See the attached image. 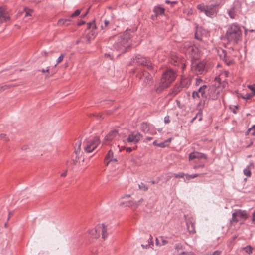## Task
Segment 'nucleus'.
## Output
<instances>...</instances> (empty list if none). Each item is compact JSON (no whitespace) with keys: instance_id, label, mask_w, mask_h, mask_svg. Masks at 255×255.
<instances>
[{"instance_id":"obj_1","label":"nucleus","mask_w":255,"mask_h":255,"mask_svg":"<svg viewBox=\"0 0 255 255\" xmlns=\"http://www.w3.org/2000/svg\"><path fill=\"white\" fill-rule=\"evenodd\" d=\"M110 41L111 42L112 41H114L112 45V49L121 53H124L128 51L131 46L130 36L128 32L111 37Z\"/></svg>"},{"instance_id":"obj_2","label":"nucleus","mask_w":255,"mask_h":255,"mask_svg":"<svg viewBox=\"0 0 255 255\" xmlns=\"http://www.w3.org/2000/svg\"><path fill=\"white\" fill-rule=\"evenodd\" d=\"M242 30L241 26L237 24L230 25L226 33V38L230 42L237 44L241 40Z\"/></svg>"},{"instance_id":"obj_3","label":"nucleus","mask_w":255,"mask_h":255,"mask_svg":"<svg viewBox=\"0 0 255 255\" xmlns=\"http://www.w3.org/2000/svg\"><path fill=\"white\" fill-rule=\"evenodd\" d=\"M176 77V73L172 70L169 69L164 72L161 79L159 85L155 87V90L157 93H160L170 85Z\"/></svg>"},{"instance_id":"obj_4","label":"nucleus","mask_w":255,"mask_h":255,"mask_svg":"<svg viewBox=\"0 0 255 255\" xmlns=\"http://www.w3.org/2000/svg\"><path fill=\"white\" fill-rule=\"evenodd\" d=\"M100 143V140L98 136L86 138L83 142L84 150L87 153L92 152L96 148Z\"/></svg>"},{"instance_id":"obj_5","label":"nucleus","mask_w":255,"mask_h":255,"mask_svg":"<svg viewBox=\"0 0 255 255\" xmlns=\"http://www.w3.org/2000/svg\"><path fill=\"white\" fill-rule=\"evenodd\" d=\"M197 9L201 12H203L208 17H212L216 14V6L215 5H205L203 4H200L197 5Z\"/></svg>"},{"instance_id":"obj_6","label":"nucleus","mask_w":255,"mask_h":255,"mask_svg":"<svg viewBox=\"0 0 255 255\" xmlns=\"http://www.w3.org/2000/svg\"><path fill=\"white\" fill-rule=\"evenodd\" d=\"M132 60L134 63L135 62L138 64L146 66L149 70L152 69V66L150 62L140 55H136L135 58L133 57Z\"/></svg>"},{"instance_id":"obj_7","label":"nucleus","mask_w":255,"mask_h":255,"mask_svg":"<svg viewBox=\"0 0 255 255\" xmlns=\"http://www.w3.org/2000/svg\"><path fill=\"white\" fill-rule=\"evenodd\" d=\"M152 77L146 71L143 70L140 75V79L144 86L150 85L152 83Z\"/></svg>"},{"instance_id":"obj_8","label":"nucleus","mask_w":255,"mask_h":255,"mask_svg":"<svg viewBox=\"0 0 255 255\" xmlns=\"http://www.w3.org/2000/svg\"><path fill=\"white\" fill-rule=\"evenodd\" d=\"M237 217L245 219L247 218L248 216L245 211L238 210L232 214V218L231 221L236 223L238 222L239 220L237 219Z\"/></svg>"},{"instance_id":"obj_9","label":"nucleus","mask_w":255,"mask_h":255,"mask_svg":"<svg viewBox=\"0 0 255 255\" xmlns=\"http://www.w3.org/2000/svg\"><path fill=\"white\" fill-rule=\"evenodd\" d=\"M205 65L203 62H195L192 64V70L197 74H202L205 70Z\"/></svg>"},{"instance_id":"obj_10","label":"nucleus","mask_w":255,"mask_h":255,"mask_svg":"<svg viewBox=\"0 0 255 255\" xmlns=\"http://www.w3.org/2000/svg\"><path fill=\"white\" fill-rule=\"evenodd\" d=\"M142 137V135L138 132H133L129 135L127 141L128 142L136 143Z\"/></svg>"},{"instance_id":"obj_11","label":"nucleus","mask_w":255,"mask_h":255,"mask_svg":"<svg viewBox=\"0 0 255 255\" xmlns=\"http://www.w3.org/2000/svg\"><path fill=\"white\" fill-rule=\"evenodd\" d=\"M207 159V156L205 154L202 153L194 151L189 155V160L191 161L194 159Z\"/></svg>"},{"instance_id":"obj_12","label":"nucleus","mask_w":255,"mask_h":255,"mask_svg":"<svg viewBox=\"0 0 255 255\" xmlns=\"http://www.w3.org/2000/svg\"><path fill=\"white\" fill-rule=\"evenodd\" d=\"M97 229H99V232H101L102 238L105 240L108 237V227L104 224H99L97 225Z\"/></svg>"},{"instance_id":"obj_13","label":"nucleus","mask_w":255,"mask_h":255,"mask_svg":"<svg viewBox=\"0 0 255 255\" xmlns=\"http://www.w3.org/2000/svg\"><path fill=\"white\" fill-rule=\"evenodd\" d=\"M118 136V131L114 129L110 131L105 137V141H110L116 138Z\"/></svg>"},{"instance_id":"obj_14","label":"nucleus","mask_w":255,"mask_h":255,"mask_svg":"<svg viewBox=\"0 0 255 255\" xmlns=\"http://www.w3.org/2000/svg\"><path fill=\"white\" fill-rule=\"evenodd\" d=\"M81 144H82L81 141V140H79L76 143V146L75 147L74 153L76 154V159L75 160H73V164H75V165L77 162V159H79V155L80 153V150H81L80 147L81 146Z\"/></svg>"},{"instance_id":"obj_15","label":"nucleus","mask_w":255,"mask_h":255,"mask_svg":"<svg viewBox=\"0 0 255 255\" xmlns=\"http://www.w3.org/2000/svg\"><path fill=\"white\" fill-rule=\"evenodd\" d=\"M143 201V199H141L137 202H133L132 201H128L125 202H123L121 203V205L123 206H126V207H132V206H136L139 205Z\"/></svg>"},{"instance_id":"obj_16","label":"nucleus","mask_w":255,"mask_h":255,"mask_svg":"<svg viewBox=\"0 0 255 255\" xmlns=\"http://www.w3.org/2000/svg\"><path fill=\"white\" fill-rule=\"evenodd\" d=\"M9 19V17L7 16L5 10L2 7H0V23H3Z\"/></svg>"},{"instance_id":"obj_17","label":"nucleus","mask_w":255,"mask_h":255,"mask_svg":"<svg viewBox=\"0 0 255 255\" xmlns=\"http://www.w3.org/2000/svg\"><path fill=\"white\" fill-rule=\"evenodd\" d=\"M191 84V79L189 78L182 77L181 80L180 84L183 88H188Z\"/></svg>"},{"instance_id":"obj_18","label":"nucleus","mask_w":255,"mask_h":255,"mask_svg":"<svg viewBox=\"0 0 255 255\" xmlns=\"http://www.w3.org/2000/svg\"><path fill=\"white\" fill-rule=\"evenodd\" d=\"M188 52L190 53L191 55L195 56L196 55H198L199 50L197 47L195 46H191L189 47Z\"/></svg>"},{"instance_id":"obj_19","label":"nucleus","mask_w":255,"mask_h":255,"mask_svg":"<svg viewBox=\"0 0 255 255\" xmlns=\"http://www.w3.org/2000/svg\"><path fill=\"white\" fill-rule=\"evenodd\" d=\"M89 234L95 238H98L100 237L99 229H97V226L94 229H92L89 231Z\"/></svg>"},{"instance_id":"obj_20","label":"nucleus","mask_w":255,"mask_h":255,"mask_svg":"<svg viewBox=\"0 0 255 255\" xmlns=\"http://www.w3.org/2000/svg\"><path fill=\"white\" fill-rule=\"evenodd\" d=\"M140 130L145 133L149 131V127L147 123H143L140 126Z\"/></svg>"},{"instance_id":"obj_21","label":"nucleus","mask_w":255,"mask_h":255,"mask_svg":"<svg viewBox=\"0 0 255 255\" xmlns=\"http://www.w3.org/2000/svg\"><path fill=\"white\" fill-rule=\"evenodd\" d=\"M221 52H222V54H220V58L223 59L224 61H225V62H226V63L227 64V65H230L231 64V63H232V61H227V60L226 59V55H227V53H226V51L224 50L221 49Z\"/></svg>"},{"instance_id":"obj_22","label":"nucleus","mask_w":255,"mask_h":255,"mask_svg":"<svg viewBox=\"0 0 255 255\" xmlns=\"http://www.w3.org/2000/svg\"><path fill=\"white\" fill-rule=\"evenodd\" d=\"M228 15L232 19H234L236 18L237 15L236 12L235 7H232L228 11Z\"/></svg>"},{"instance_id":"obj_23","label":"nucleus","mask_w":255,"mask_h":255,"mask_svg":"<svg viewBox=\"0 0 255 255\" xmlns=\"http://www.w3.org/2000/svg\"><path fill=\"white\" fill-rule=\"evenodd\" d=\"M182 88L183 87H182L180 84L175 85L172 90L173 95H176L180 91H181Z\"/></svg>"},{"instance_id":"obj_24","label":"nucleus","mask_w":255,"mask_h":255,"mask_svg":"<svg viewBox=\"0 0 255 255\" xmlns=\"http://www.w3.org/2000/svg\"><path fill=\"white\" fill-rule=\"evenodd\" d=\"M187 229L191 234H194L195 233L194 224L191 222L190 223H187Z\"/></svg>"},{"instance_id":"obj_25","label":"nucleus","mask_w":255,"mask_h":255,"mask_svg":"<svg viewBox=\"0 0 255 255\" xmlns=\"http://www.w3.org/2000/svg\"><path fill=\"white\" fill-rule=\"evenodd\" d=\"M153 11L156 15H160L164 13V9L160 6H156L154 7Z\"/></svg>"},{"instance_id":"obj_26","label":"nucleus","mask_w":255,"mask_h":255,"mask_svg":"<svg viewBox=\"0 0 255 255\" xmlns=\"http://www.w3.org/2000/svg\"><path fill=\"white\" fill-rule=\"evenodd\" d=\"M71 21V20L69 19H60L58 21V25L60 26H62L64 25H68L69 23Z\"/></svg>"},{"instance_id":"obj_27","label":"nucleus","mask_w":255,"mask_h":255,"mask_svg":"<svg viewBox=\"0 0 255 255\" xmlns=\"http://www.w3.org/2000/svg\"><path fill=\"white\" fill-rule=\"evenodd\" d=\"M206 88H207V86L206 85H204L200 87L199 88L198 90L197 91L200 93V94L201 95V96L202 97H206V96L205 95V90Z\"/></svg>"},{"instance_id":"obj_28","label":"nucleus","mask_w":255,"mask_h":255,"mask_svg":"<svg viewBox=\"0 0 255 255\" xmlns=\"http://www.w3.org/2000/svg\"><path fill=\"white\" fill-rule=\"evenodd\" d=\"M171 62L173 63L174 64L176 65V63L178 64L180 61V58L177 56L175 54H172L171 55Z\"/></svg>"},{"instance_id":"obj_29","label":"nucleus","mask_w":255,"mask_h":255,"mask_svg":"<svg viewBox=\"0 0 255 255\" xmlns=\"http://www.w3.org/2000/svg\"><path fill=\"white\" fill-rule=\"evenodd\" d=\"M204 174L203 173H201V174H192V175H186V178L187 180H190L191 179H193V178H195L197 177H198V176H202Z\"/></svg>"},{"instance_id":"obj_30","label":"nucleus","mask_w":255,"mask_h":255,"mask_svg":"<svg viewBox=\"0 0 255 255\" xmlns=\"http://www.w3.org/2000/svg\"><path fill=\"white\" fill-rule=\"evenodd\" d=\"M138 187L140 190L144 191H146L148 189V187L143 183H140L139 184Z\"/></svg>"},{"instance_id":"obj_31","label":"nucleus","mask_w":255,"mask_h":255,"mask_svg":"<svg viewBox=\"0 0 255 255\" xmlns=\"http://www.w3.org/2000/svg\"><path fill=\"white\" fill-rule=\"evenodd\" d=\"M254 96H255V92H251V93H247L242 98L245 99H249Z\"/></svg>"},{"instance_id":"obj_32","label":"nucleus","mask_w":255,"mask_h":255,"mask_svg":"<svg viewBox=\"0 0 255 255\" xmlns=\"http://www.w3.org/2000/svg\"><path fill=\"white\" fill-rule=\"evenodd\" d=\"M113 156V152L111 150H110L105 157V161L109 160Z\"/></svg>"},{"instance_id":"obj_33","label":"nucleus","mask_w":255,"mask_h":255,"mask_svg":"<svg viewBox=\"0 0 255 255\" xmlns=\"http://www.w3.org/2000/svg\"><path fill=\"white\" fill-rule=\"evenodd\" d=\"M0 139L4 141H9V139L8 137H7V135L4 133H1L0 135Z\"/></svg>"},{"instance_id":"obj_34","label":"nucleus","mask_w":255,"mask_h":255,"mask_svg":"<svg viewBox=\"0 0 255 255\" xmlns=\"http://www.w3.org/2000/svg\"><path fill=\"white\" fill-rule=\"evenodd\" d=\"M64 57H65V54H61L60 55V56L58 57V58L57 59V61H56L57 63H56V65H55V66H56V65L58 64L61 63L63 61Z\"/></svg>"},{"instance_id":"obj_35","label":"nucleus","mask_w":255,"mask_h":255,"mask_svg":"<svg viewBox=\"0 0 255 255\" xmlns=\"http://www.w3.org/2000/svg\"><path fill=\"white\" fill-rule=\"evenodd\" d=\"M81 10L80 9H77L73 13H72L71 15H70V17L71 18H73V17H75L76 16H78L80 13H81Z\"/></svg>"},{"instance_id":"obj_36","label":"nucleus","mask_w":255,"mask_h":255,"mask_svg":"<svg viewBox=\"0 0 255 255\" xmlns=\"http://www.w3.org/2000/svg\"><path fill=\"white\" fill-rule=\"evenodd\" d=\"M91 28H92L93 29L96 28V25L95 24L94 21L89 22L88 23L87 29H90Z\"/></svg>"},{"instance_id":"obj_37","label":"nucleus","mask_w":255,"mask_h":255,"mask_svg":"<svg viewBox=\"0 0 255 255\" xmlns=\"http://www.w3.org/2000/svg\"><path fill=\"white\" fill-rule=\"evenodd\" d=\"M244 174L248 176V177H250L251 175V171L250 170V169L247 168H246L244 170Z\"/></svg>"},{"instance_id":"obj_38","label":"nucleus","mask_w":255,"mask_h":255,"mask_svg":"<svg viewBox=\"0 0 255 255\" xmlns=\"http://www.w3.org/2000/svg\"><path fill=\"white\" fill-rule=\"evenodd\" d=\"M179 255H195L191 252H181L179 253Z\"/></svg>"},{"instance_id":"obj_39","label":"nucleus","mask_w":255,"mask_h":255,"mask_svg":"<svg viewBox=\"0 0 255 255\" xmlns=\"http://www.w3.org/2000/svg\"><path fill=\"white\" fill-rule=\"evenodd\" d=\"M200 97V94L198 91H194L192 93V97L194 99L196 98H199Z\"/></svg>"},{"instance_id":"obj_40","label":"nucleus","mask_w":255,"mask_h":255,"mask_svg":"<svg viewBox=\"0 0 255 255\" xmlns=\"http://www.w3.org/2000/svg\"><path fill=\"white\" fill-rule=\"evenodd\" d=\"M167 141H165L164 142H162L159 143L157 145V146L161 147V148H164L167 146Z\"/></svg>"},{"instance_id":"obj_41","label":"nucleus","mask_w":255,"mask_h":255,"mask_svg":"<svg viewBox=\"0 0 255 255\" xmlns=\"http://www.w3.org/2000/svg\"><path fill=\"white\" fill-rule=\"evenodd\" d=\"M248 132L253 131V132L252 133V134L253 135H255V125H253L251 128H250L248 130Z\"/></svg>"},{"instance_id":"obj_42","label":"nucleus","mask_w":255,"mask_h":255,"mask_svg":"<svg viewBox=\"0 0 255 255\" xmlns=\"http://www.w3.org/2000/svg\"><path fill=\"white\" fill-rule=\"evenodd\" d=\"M149 240H150V243L148 245H142L141 246L143 248H149V247L150 246V244L153 245V243H152V237H151V236L150 235V238H149Z\"/></svg>"},{"instance_id":"obj_43","label":"nucleus","mask_w":255,"mask_h":255,"mask_svg":"<svg viewBox=\"0 0 255 255\" xmlns=\"http://www.w3.org/2000/svg\"><path fill=\"white\" fill-rule=\"evenodd\" d=\"M175 249L178 252H179L180 250L182 249V246L180 244H177L175 245Z\"/></svg>"},{"instance_id":"obj_44","label":"nucleus","mask_w":255,"mask_h":255,"mask_svg":"<svg viewBox=\"0 0 255 255\" xmlns=\"http://www.w3.org/2000/svg\"><path fill=\"white\" fill-rule=\"evenodd\" d=\"M184 175H185V174L182 172H180L178 174H174V176L176 178H183L184 176Z\"/></svg>"},{"instance_id":"obj_45","label":"nucleus","mask_w":255,"mask_h":255,"mask_svg":"<svg viewBox=\"0 0 255 255\" xmlns=\"http://www.w3.org/2000/svg\"><path fill=\"white\" fill-rule=\"evenodd\" d=\"M246 252L250 254L252 253V248L250 246H247L245 248Z\"/></svg>"},{"instance_id":"obj_46","label":"nucleus","mask_w":255,"mask_h":255,"mask_svg":"<svg viewBox=\"0 0 255 255\" xmlns=\"http://www.w3.org/2000/svg\"><path fill=\"white\" fill-rule=\"evenodd\" d=\"M248 87L252 91V92H255V84L253 85H248Z\"/></svg>"},{"instance_id":"obj_47","label":"nucleus","mask_w":255,"mask_h":255,"mask_svg":"<svg viewBox=\"0 0 255 255\" xmlns=\"http://www.w3.org/2000/svg\"><path fill=\"white\" fill-rule=\"evenodd\" d=\"M221 253V252L219 250H216L213 252L210 255H220Z\"/></svg>"},{"instance_id":"obj_48","label":"nucleus","mask_w":255,"mask_h":255,"mask_svg":"<svg viewBox=\"0 0 255 255\" xmlns=\"http://www.w3.org/2000/svg\"><path fill=\"white\" fill-rule=\"evenodd\" d=\"M195 37L196 39H198L199 40H202V38H201V37L200 36H199L198 31H197L195 33Z\"/></svg>"},{"instance_id":"obj_49","label":"nucleus","mask_w":255,"mask_h":255,"mask_svg":"<svg viewBox=\"0 0 255 255\" xmlns=\"http://www.w3.org/2000/svg\"><path fill=\"white\" fill-rule=\"evenodd\" d=\"M33 11L31 9H29L28 11L26 12L25 16L27 17L28 16H31V12H32Z\"/></svg>"},{"instance_id":"obj_50","label":"nucleus","mask_w":255,"mask_h":255,"mask_svg":"<svg viewBox=\"0 0 255 255\" xmlns=\"http://www.w3.org/2000/svg\"><path fill=\"white\" fill-rule=\"evenodd\" d=\"M170 119H169V116H166L165 118H164V122L165 123H169L170 122Z\"/></svg>"},{"instance_id":"obj_51","label":"nucleus","mask_w":255,"mask_h":255,"mask_svg":"<svg viewBox=\"0 0 255 255\" xmlns=\"http://www.w3.org/2000/svg\"><path fill=\"white\" fill-rule=\"evenodd\" d=\"M161 238H162V244H161L160 246L164 245L168 243V241L166 240L163 239L162 237H161Z\"/></svg>"},{"instance_id":"obj_52","label":"nucleus","mask_w":255,"mask_h":255,"mask_svg":"<svg viewBox=\"0 0 255 255\" xmlns=\"http://www.w3.org/2000/svg\"><path fill=\"white\" fill-rule=\"evenodd\" d=\"M112 161H114V162H117V159L116 158H113V157L112 158H111L109 160V161L107 162V165L109 164V163L110 162H112Z\"/></svg>"},{"instance_id":"obj_53","label":"nucleus","mask_w":255,"mask_h":255,"mask_svg":"<svg viewBox=\"0 0 255 255\" xmlns=\"http://www.w3.org/2000/svg\"><path fill=\"white\" fill-rule=\"evenodd\" d=\"M218 93H219V92H217L216 93V95H214V96H212L210 97V98H211V99L212 100H216V99H217V98H218V97H217V94H218Z\"/></svg>"},{"instance_id":"obj_54","label":"nucleus","mask_w":255,"mask_h":255,"mask_svg":"<svg viewBox=\"0 0 255 255\" xmlns=\"http://www.w3.org/2000/svg\"><path fill=\"white\" fill-rule=\"evenodd\" d=\"M109 21L105 20L104 21V24H105L104 27H106L109 24ZM101 27H102V28H104V26L103 25L101 26Z\"/></svg>"},{"instance_id":"obj_55","label":"nucleus","mask_w":255,"mask_h":255,"mask_svg":"<svg viewBox=\"0 0 255 255\" xmlns=\"http://www.w3.org/2000/svg\"><path fill=\"white\" fill-rule=\"evenodd\" d=\"M201 82H202V80L201 79H196V85H198Z\"/></svg>"},{"instance_id":"obj_56","label":"nucleus","mask_w":255,"mask_h":255,"mask_svg":"<svg viewBox=\"0 0 255 255\" xmlns=\"http://www.w3.org/2000/svg\"><path fill=\"white\" fill-rule=\"evenodd\" d=\"M85 22L84 21H83V20H81V21H80L78 22V25L79 26H81V25H83L84 24H85Z\"/></svg>"},{"instance_id":"obj_57","label":"nucleus","mask_w":255,"mask_h":255,"mask_svg":"<svg viewBox=\"0 0 255 255\" xmlns=\"http://www.w3.org/2000/svg\"><path fill=\"white\" fill-rule=\"evenodd\" d=\"M253 222L255 224V211L253 213Z\"/></svg>"},{"instance_id":"obj_58","label":"nucleus","mask_w":255,"mask_h":255,"mask_svg":"<svg viewBox=\"0 0 255 255\" xmlns=\"http://www.w3.org/2000/svg\"><path fill=\"white\" fill-rule=\"evenodd\" d=\"M41 71V72H42V73L48 72H49V68H47V69H46V70H45V69H42Z\"/></svg>"},{"instance_id":"obj_59","label":"nucleus","mask_w":255,"mask_h":255,"mask_svg":"<svg viewBox=\"0 0 255 255\" xmlns=\"http://www.w3.org/2000/svg\"><path fill=\"white\" fill-rule=\"evenodd\" d=\"M67 170H66L64 173L61 174L62 177H65L67 175Z\"/></svg>"},{"instance_id":"obj_60","label":"nucleus","mask_w":255,"mask_h":255,"mask_svg":"<svg viewBox=\"0 0 255 255\" xmlns=\"http://www.w3.org/2000/svg\"><path fill=\"white\" fill-rule=\"evenodd\" d=\"M126 150L128 152H131L132 150V149L131 147H127Z\"/></svg>"},{"instance_id":"obj_61","label":"nucleus","mask_w":255,"mask_h":255,"mask_svg":"<svg viewBox=\"0 0 255 255\" xmlns=\"http://www.w3.org/2000/svg\"><path fill=\"white\" fill-rule=\"evenodd\" d=\"M88 11H89V10H87V11L85 13H84L83 15H82L81 16L84 18L85 17V16H86V15H87L88 13Z\"/></svg>"},{"instance_id":"obj_62","label":"nucleus","mask_w":255,"mask_h":255,"mask_svg":"<svg viewBox=\"0 0 255 255\" xmlns=\"http://www.w3.org/2000/svg\"><path fill=\"white\" fill-rule=\"evenodd\" d=\"M159 143H157V141L155 140L153 142V144L155 146H157V145Z\"/></svg>"},{"instance_id":"obj_63","label":"nucleus","mask_w":255,"mask_h":255,"mask_svg":"<svg viewBox=\"0 0 255 255\" xmlns=\"http://www.w3.org/2000/svg\"><path fill=\"white\" fill-rule=\"evenodd\" d=\"M156 244L157 245H160L161 244H160L159 242V240H158L157 238H156Z\"/></svg>"},{"instance_id":"obj_64","label":"nucleus","mask_w":255,"mask_h":255,"mask_svg":"<svg viewBox=\"0 0 255 255\" xmlns=\"http://www.w3.org/2000/svg\"><path fill=\"white\" fill-rule=\"evenodd\" d=\"M13 213L11 212H9V216L8 217V220L9 219L10 216L12 215Z\"/></svg>"}]
</instances>
